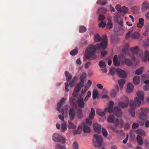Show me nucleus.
<instances>
[{"mask_svg":"<svg viewBox=\"0 0 149 149\" xmlns=\"http://www.w3.org/2000/svg\"><path fill=\"white\" fill-rule=\"evenodd\" d=\"M94 39L95 42H96L102 41L101 43H97L95 45H90L87 47L84 54L86 59L91 60L96 59L97 57L96 54L97 50L101 49L105 50L107 47L108 39L106 35H104L101 37L98 34H96L95 35Z\"/></svg>","mask_w":149,"mask_h":149,"instance_id":"nucleus-1","label":"nucleus"},{"mask_svg":"<svg viewBox=\"0 0 149 149\" xmlns=\"http://www.w3.org/2000/svg\"><path fill=\"white\" fill-rule=\"evenodd\" d=\"M136 94L138 97H135L134 101L130 102V109L129 110V112L132 117H134L135 116L134 110L136 107H139L141 103V101H143L144 100L143 92L138 91L137 92Z\"/></svg>","mask_w":149,"mask_h":149,"instance_id":"nucleus-2","label":"nucleus"},{"mask_svg":"<svg viewBox=\"0 0 149 149\" xmlns=\"http://www.w3.org/2000/svg\"><path fill=\"white\" fill-rule=\"evenodd\" d=\"M114 103L111 101L109 102L107 111L109 113H113L118 117H121L122 115V112L121 110L118 107H115L113 108Z\"/></svg>","mask_w":149,"mask_h":149,"instance_id":"nucleus-3","label":"nucleus"},{"mask_svg":"<svg viewBox=\"0 0 149 149\" xmlns=\"http://www.w3.org/2000/svg\"><path fill=\"white\" fill-rule=\"evenodd\" d=\"M65 74L66 77V79L68 82H65V90L66 92H68L69 91L68 87L70 86L71 87H73L74 85V77L72 79L70 82V81L72 79V76L67 71L65 72Z\"/></svg>","mask_w":149,"mask_h":149,"instance_id":"nucleus-4","label":"nucleus"},{"mask_svg":"<svg viewBox=\"0 0 149 149\" xmlns=\"http://www.w3.org/2000/svg\"><path fill=\"white\" fill-rule=\"evenodd\" d=\"M86 73L83 72L80 75V82L77 84L75 87V92L78 93L80 91L81 88L83 87L84 83L86 81ZM77 94L75 93V97H77Z\"/></svg>","mask_w":149,"mask_h":149,"instance_id":"nucleus-5","label":"nucleus"},{"mask_svg":"<svg viewBox=\"0 0 149 149\" xmlns=\"http://www.w3.org/2000/svg\"><path fill=\"white\" fill-rule=\"evenodd\" d=\"M69 101L72 108L69 110V115L70 120H72L74 118V89L73 90L72 96L70 97Z\"/></svg>","mask_w":149,"mask_h":149,"instance_id":"nucleus-6","label":"nucleus"},{"mask_svg":"<svg viewBox=\"0 0 149 149\" xmlns=\"http://www.w3.org/2000/svg\"><path fill=\"white\" fill-rule=\"evenodd\" d=\"M65 98L64 97L62 98L60 101L58 103L57 105V110L63 115L64 114V112L66 114L68 112V104L65 105L64 108L62 109L61 110V108L62 107L63 104L65 103Z\"/></svg>","mask_w":149,"mask_h":149,"instance_id":"nucleus-7","label":"nucleus"},{"mask_svg":"<svg viewBox=\"0 0 149 149\" xmlns=\"http://www.w3.org/2000/svg\"><path fill=\"white\" fill-rule=\"evenodd\" d=\"M94 138L93 139V142L94 146L96 147L100 148L102 145L103 139L102 136L98 134H95L94 135Z\"/></svg>","mask_w":149,"mask_h":149,"instance_id":"nucleus-8","label":"nucleus"},{"mask_svg":"<svg viewBox=\"0 0 149 149\" xmlns=\"http://www.w3.org/2000/svg\"><path fill=\"white\" fill-rule=\"evenodd\" d=\"M132 31H130L128 32L126 35L125 38L126 39H129L130 37L131 38L134 39H141V37L140 36L139 33L137 32L136 31L132 33Z\"/></svg>","mask_w":149,"mask_h":149,"instance_id":"nucleus-9","label":"nucleus"},{"mask_svg":"<svg viewBox=\"0 0 149 149\" xmlns=\"http://www.w3.org/2000/svg\"><path fill=\"white\" fill-rule=\"evenodd\" d=\"M130 50L134 54L136 55V56L141 57L143 55V51L139 49V47L137 46L131 48Z\"/></svg>","mask_w":149,"mask_h":149,"instance_id":"nucleus-10","label":"nucleus"},{"mask_svg":"<svg viewBox=\"0 0 149 149\" xmlns=\"http://www.w3.org/2000/svg\"><path fill=\"white\" fill-rule=\"evenodd\" d=\"M52 139L55 142H60L62 143H64L65 142V139L58 134H54L52 137Z\"/></svg>","mask_w":149,"mask_h":149,"instance_id":"nucleus-11","label":"nucleus"},{"mask_svg":"<svg viewBox=\"0 0 149 149\" xmlns=\"http://www.w3.org/2000/svg\"><path fill=\"white\" fill-rule=\"evenodd\" d=\"M77 104L79 108V109H81L84 107L85 106V103L82 97H77Z\"/></svg>","mask_w":149,"mask_h":149,"instance_id":"nucleus-12","label":"nucleus"},{"mask_svg":"<svg viewBox=\"0 0 149 149\" xmlns=\"http://www.w3.org/2000/svg\"><path fill=\"white\" fill-rule=\"evenodd\" d=\"M129 104V100L126 99L125 102H120L118 103V106L122 108H125L127 107Z\"/></svg>","mask_w":149,"mask_h":149,"instance_id":"nucleus-13","label":"nucleus"},{"mask_svg":"<svg viewBox=\"0 0 149 149\" xmlns=\"http://www.w3.org/2000/svg\"><path fill=\"white\" fill-rule=\"evenodd\" d=\"M107 110L108 109L107 108H106L104 109V111H103L102 110L97 109L96 110V113L97 115L100 116H103L105 115L107 112Z\"/></svg>","mask_w":149,"mask_h":149,"instance_id":"nucleus-14","label":"nucleus"},{"mask_svg":"<svg viewBox=\"0 0 149 149\" xmlns=\"http://www.w3.org/2000/svg\"><path fill=\"white\" fill-rule=\"evenodd\" d=\"M93 128L94 131L96 133H100L101 132V127L100 124L97 123L94 124L93 125Z\"/></svg>","mask_w":149,"mask_h":149,"instance_id":"nucleus-15","label":"nucleus"},{"mask_svg":"<svg viewBox=\"0 0 149 149\" xmlns=\"http://www.w3.org/2000/svg\"><path fill=\"white\" fill-rule=\"evenodd\" d=\"M82 124L83 126V131L84 133H88L91 132V130L89 126L87 125L84 123H82Z\"/></svg>","mask_w":149,"mask_h":149,"instance_id":"nucleus-16","label":"nucleus"},{"mask_svg":"<svg viewBox=\"0 0 149 149\" xmlns=\"http://www.w3.org/2000/svg\"><path fill=\"white\" fill-rule=\"evenodd\" d=\"M141 9L143 11L149 10V4L147 1H144L142 5Z\"/></svg>","mask_w":149,"mask_h":149,"instance_id":"nucleus-17","label":"nucleus"},{"mask_svg":"<svg viewBox=\"0 0 149 149\" xmlns=\"http://www.w3.org/2000/svg\"><path fill=\"white\" fill-rule=\"evenodd\" d=\"M134 86L131 83H128L126 91L127 93H130L133 90L134 88Z\"/></svg>","mask_w":149,"mask_h":149,"instance_id":"nucleus-18","label":"nucleus"},{"mask_svg":"<svg viewBox=\"0 0 149 149\" xmlns=\"http://www.w3.org/2000/svg\"><path fill=\"white\" fill-rule=\"evenodd\" d=\"M118 75L121 78H125L126 77V74L125 72L121 69H118L117 71Z\"/></svg>","mask_w":149,"mask_h":149,"instance_id":"nucleus-19","label":"nucleus"},{"mask_svg":"<svg viewBox=\"0 0 149 149\" xmlns=\"http://www.w3.org/2000/svg\"><path fill=\"white\" fill-rule=\"evenodd\" d=\"M113 62L114 65L115 66H118L120 65V63L119 61L117 55L114 56L113 59Z\"/></svg>","mask_w":149,"mask_h":149,"instance_id":"nucleus-20","label":"nucleus"},{"mask_svg":"<svg viewBox=\"0 0 149 149\" xmlns=\"http://www.w3.org/2000/svg\"><path fill=\"white\" fill-rule=\"evenodd\" d=\"M144 24V19L143 18H140L139 19V22L137 23V26L139 28L143 27Z\"/></svg>","mask_w":149,"mask_h":149,"instance_id":"nucleus-21","label":"nucleus"},{"mask_svg":"<svg viewBox=\"0 0 149 149\" xmlns=\"http://www.w3.org/2000/svg\"><path fill=\"white\" fill-rule=\"evenodd\" d=\"M118 91V87L117 86L116 89H112L111 91V97H114L116 95L117 92Z\"/></svg>","mask_w":149,"mask_h":149,"instance_id":"nucleus-22","label":"nucleus"},{"mask_svg":"<svg viewBox=\"0 0 149 149\" xmlns=\"http://www.w3.org/2000/svg\"><path fill=\"white\" fill-rule=\"evenodd\" d=\"M113 123H115V125L116 126H117L119 125H120L121 126H122L123 125V121L122 119L119 120L118 119H115Z\"/></svg>","mask_w":149,"mask_h":149,"instance_id":"nucleus-23","label":"nucleus"},{"mask_svg":"<svg viewBox=\"0 0 149 149\" xmlns=\"http://www.w3.org/2000/svg\"><path fill=\"white\" fill-rule=\"evenodd\" d=\"M115 116L113 115H110L107 118V120L110 123H113L115 120Z\"/></svg>","mask_w":149,"mask_h":149,"instance_id":"nucleus-24","label":"nucleus"},{"mask_svg":"<svg viewBox=\"0 0 149 149\" xmlns=\"http://www.w3.org/2000/svg\"><path fill=\"white\" fill-rule=\"evenodd\" d=\"M82 111L81 109H78L76 112L77 116L79 118H81L82 117Z\"/></svg>","mask_w":149,"mask_h":149,"instance_id":"nucleus-25","label":"nucleus"},{"mask_svg":"<svg viewBox=\"0 0 149 149\" xmlns=\"http://www.w3.org/2000/svg\"><path fill=\"white\" fill-rule=\"evenodd\" d=\"M95 115V110L93 108H92L91 109V111L89 116V118L90 119H92L93 118Z\"/></svg>","mask_w":149,"mask_h":149,"instance_id":"nucleus-26","label":"nucleus"},{"mask_svg":"<svg viewBox=\"0 0 149 149\" xmlns=\"http://www.w3.org/2000/svg\"><path fill=\"white\" fill-rule=\"evenodd\" d=\"M108 22L107 26H106V28L107 29H111L112 27V24L111 20V19L110 18H108Z\"/></svg>","mask_w":149,"mask_h":149,"instance_id":"nucleus-27","label":"nucleus"},{"mask_svg":"<svg viewBox=\"0 0 149 149\" xmlns=\"http://www.w3.org/2000/svg\"><path fill=\"white\" fill-rule=\"evenodd\" d=\"M144 83L146 85L144 86L143 89L145 91H148L149 90V80H145Z\"/></svg>","mask_w":149,"mask_h":149,"instance_id":"nucleus-28","label":"nucleus"},{"mask_svg":"<svg viewBox=\"0 0 149 149\" xmlns=\"http://www.w3.org/2000/svg\"><path fill=\"white\" fill-rule=\"evenodd\" d=\"M133 83L136 85L138 84L140 82V78L138 76L135 77L133 78Z\"/></svg>","mask_w":149,"mask_h":149,"instance_id":"nucleus-29","label":"nucleus"},{"mask_svg":"<svg viewBox=\"0 0 149 149\" xmlns=\"http://www.w3.org/2000/svg\"><path fill=\"white\" fill-rule=\"evenodd\" d=\"M144 56L143 58V60L144 62L147 61L148 60V57L149 56V52L147 51L145 52Z\"/></svg>","mask_w":149,"mask_h":149,"instance_id":"nucleus-30","label":"nucleus"},{"mask_svg":"<svg viewBox=\"0 0 149 149\" xmlns=\"http://www.w3.org/2000/svg\"><path fill=\"white\" fill-rule=\"evenodd\" d=\"M136 140L139 145H141L143 144V140L140 136L139 135H138L136 137Z\"/></svg>","mask_w":149,"mask_h":149,"instance_id":"nucleus-31","label":"nucleus"},{"mask_svg":"<svg viewBox=\"0 0 149 149\" xmlns=\"http://www.w3.org/2000/svg\"><path fill=\"white\" fill-rule=\"evenodd\" d=\"M136 133L139 135L142 136H145L146 135V133L145 131L141 129L138 130L136 131Z\"/></svg>","mask_w":149,"mask_h":149,"instance_id":"nucleus-32","label":"nucleus"},{"mask_svg":"<svg viewBox=\"0 0 149 149\" xmlns=\"http://www.w3.org/2000/svg\"><path fill=\"white\" fill-rule=\"evenodd\" d=\"M67 129V125L65 122H63L61 125V131L62 132H64Z\"/></svg>","mask_w":149,"mask_h":149,"instance_id":"nucleus-33","label":"nucleus"},{"mask_svg":"<svg viewBox=\"0 0 149 149\" xmlns=\"http://www.w3.org/2000/svg\"><path fill=\"white\" fill-rule=\"evenodd\" d=\"M118 82L120 88H122L125 84V80L124 79H121L119 80Z\"/></svg>","mask_w":149,"mask_h":149,"instance_id":"nucleus-34","label":"nucleus"},{"mask_svg":"<svg viewBox=\"0 0 149 149\" xmlns=\"http://www.w3.org/2000/svg\"><path fill=\"white\" fill-rule=\"evenodd\" d=\"M139 118L142 120H146L147 119V114L140 113Z\"/></svg>","mask_w":149,"mask_h":149,"instance_id":"nucleus-35","label":"nucleus"},{"mask_svg":"<svg viewBox=\"0 0 149 149\" xmlns=\"http://www.w3.org/2000/svg\"><path fill=\"white\" fill-rule=\"evenodd\" d=\"M82 128L81 126H79L77 130H75V134H81L82 131Z\"/></svg>","mask_w":149,"mask_h":149,"instance_id":"nucleus-36","label":"nucleus"},{"mask_svg":"<svg viewBox=\"0 0 149 149\" xmlns=\"http://www.w3.org/2000/svg\"><path fill=\"white\" fill-rule=\"evenodd\" d=\"M143 68L142 67L138 69H137L135 71V74L137 75H140L142 74L143 72Z\"/></svg>","mask_w":149,"mask_h":149,"instance_id":"nucleus-37","label":"nucleus"},{"mask_svg":"<svg viewBox=\"0 0 149 149\" xmlns=\"http://www.w3.org/2000/svg\"><path fill=\"white\" fill-rule=\"evenodd\" d=\"M125 63L126 65L129 66H131L132 64L131 60L128 59L125 60Z\"/></svg>","mask_w":149,"mask_h":149,"instance_id":"nucleus-38","label":"nucleus"},{"mask_svg":"<svg viewBox=\"0 0 149 149\" xmlns=\"http://www.w3.org/2000/svg\"><path fill=\"white\" fill-rule=\"evenodd\" d=\"M107 11V9L104 8H99L98 10V13H105Z\"/></svg>","mask_w":149,"mask_h":149,"instance_id":"nucleus-39","label":"nucleus"},{"mask_svg":"<svg viewBox=\"0 0 149 149\" xmlns=\"http://www.w3.org/2000/svg\"><path fill=\"white\" fill-rule=\"evenodd\" d=\"M99 66L102 68H105L106 66V65L104 61H100L99 63Z\"/></svg>","mask_w":149,"mask_h":149,"instance_id":"nucleus-40","label":"nucleus"},{"mask_svg":"<svg viewBox=\"0 0 149 149\" xmlns=\"http://www.w3.org/2000/svg\"><path fill=\"white\" fill-rule=\"evenodd\" d=\"M92 97L93 99H95L96 98L98 97L97 91V90H95L93 92Z\"/></svg>","mask_w":149,"mask_h":149,"instance_id":"nucleus-41","label":"nucleus"},{"mask_svg":"<svg viewBox=\"0 0 149 149\" xmlns=\"http://www.w3.org/2000/svg\"><path fill=\"white\" fill-rule=\"evenodd\" d=\"M68 123H69L68 127L69 129H74V123L70 122L69 121H68Z\"/></svg>","mask_w":149,"mask_h":149,"instance_id":"nucleus-42","label":"nucleus"},{"mask_svg":"<svg viewBox=\"0 0 149 149\" xmlns=\"http://www.w3.org/2000/svg\"><path fill=\"white\" fill-rule=\"evenodd\" d=\"M102 132L103 136L104 137H107L108 134L107 130L104 128H102Z\"/></svg>","mask_w":149,"mask_h":149,"instance_id":"nucleus-43","label":"nucleus"},{"mask_svg":"<svg viewBox=\"0 0 149 149\" xmlns=\"http://www.w3.org/2000/svg\"><path fill=\"white\" fill-rule=\"evenodd\" d=\"M149 33V26H147L145 29V31L143 33V35L144 36H146L148 35Z\"/></svg>","mask_w":149,"mask_h":149,"instance_id":"nucleus-44","label":"nucleus"},{"mask_svg":"<svg viewBox=\"0 0 149 149\" xmlns=\"http://www.w3.org/2000/svg\"><path fill=\"white\" fill-rule=\"evenodd\" d=\"M118 69H111L110 70V73L112 75H113L116 72H117Z\"/></svg>","mask_w":149,"mask_h":149,"instance_id":"nucleus-45","label":"nucleus"},{"mask_svg":"<svg viewBox=\"0 0 149 149\" xmlns=\"http://www.w3.org/2000/svg\"><path fill=\"white\" fill-rule=\"evenodd\" d=\"M92 119H90L87 118L86 119V123L87 125L90 126L92 124Z\"/></svg>","mask_w":149,"mask_h":149,"instance_id":"nucleus-46","label":"nucleus"},{"mask_svg":"<svg viewBox=\"0 0 149 149\" xmlns=\"http://www.w3.org/2000/svg\"><path fill=\"white\" fill-rule=\"evenodd\" d=\"M86 30V28L84 26H80V27L79 31L81 33H84Z\"/></svg>","mask_w":149,"mask_h":149,"instance_id":"nucleus-47","label":"nucleus"},{"mask_svg":"<svg viewBox=\"0 0 149 149\" xmlns=\"http://www.w3.org/2000/svg\"><path fill=\"white\" fill-rule=\"evenodd\" d=\"M141 113H143L144 114H147L148 111V109L146 108H141Z\"/></svg>","mask_w":149,"mask_h":149,"instance_id":"nucleus-48","label":"nucleus"},{"mask_svg":"<svg viewBox=\"0 0 149 149\" xmlns=\"http://www.w3.org/2000/svg\"><path fill=\"white\" fill-rule=\"evenodd\" d=\"M117 126H111L110 127L111 130L115 132H118V131L117 130L116 127Z\"/></svg>","mask_w":149,"mask_h":149,"instance_id":"nucleus-49","label":"nucleus"},{"mask_svg":"<svg viewBox=\"0 0 149 149\" xmlns=\"http://www.w3.org/2000/svg\"><path fill=\"white\" fill-rule=\"evenodd\" d=\"M116 9L118 11L120 12H121L122 11V9L121 8L120 5H117L115 7Z\"/></svg>","mask_w":149,"mask_h":149,"instance_id":"nucleus-50","label":"nucleus"},{"mask_svg":"<svg viewBox=\"0 0 149 149\" xmlns=\"http://www.w3.org/2000/svg\"><path fill=\"white\" fill-rule=\"evenodd\" d=\"M56 148V149H66L65 147L62 146L59 144L57 145Z\"/></svg>","mask_w":149,"mask_h":149,"instance_id":"nucleus-51","label":"nucleus"},{"mask_svg":"<svg viewBox=\"0 0 149 149\" xmlns=\"http://www.w3.org/2000/svg\"><path fill=\"white\" fill-rule=\"evenodd\" d=\"M128 10L127 8L125 6H123L122 7V12L125 13L127 12L128 11Z\"/></svg>","mask_w":149,"mask_h":149,"instance_id":"nucleus-52","label":"nucleus"},{"mask_svg":"<svg viewBox=\"0 0 149 149\" xmlns=\"http://www.w3.org/2000/svg\"><path fill=\"white\" fill-rule=\"evenodd\" d=\"M96 86L99 89L102 90L103 88V87L102 85L100 84H97Z\"/></svg>","mask_w":149,"mask_h":149,"instance_id":"nucleus-53","label":"nucleus"},{"mask_svg":"<svg viewBox=\"0 0 149 149\" xmlns=\"http://www.w3.org/2000/svg\"><path fill=\"white\" fill-rule=\"evenodd\" d=\"M139 126L138 123H134L132 125V128L133 129H136Z\"/></svg>","mask_w":149,"mask_h":149,"instance_id":"nucleus-54","label":"nucleus"},{"mask_svg":"<svg viewBox=\"0 0 149 149\" xmlns=\"http://www.w3.org/2000/svg\"><path fill=\"white\" fill-rule=\"evenodd\" d=\"M104 19V15H99V19L100 21H102Z\"/></svg>","mask_w":149,"mask_h":149,"instance_id":"nucleus-55","label":"nucleus"},{"mask_svg":"<svg viewBox=\"0 0 149 149\" xmlns=\"http://www.w3.org/2000/svg\"><path fill=\"white\" fill-rule=\"evenodd\" d=\"M106 26V24L105 23L103 22H102L99 25V27H104Z\"/></svg>","mask_w":149,"mask_h":149,"instance_id":"nucleus-56","label":"nucleus"},{"mask_svg":"<svg viewBox=\"0 0 149 149\" xmlns=\"http://www.w3.org/2000/svg\"><path fill=\"white\" fill-rule=\"evenodd\" d=\"M76 63L78 65H80L81 64V60L80 58H78L76 61Z\"/></svg>","mask_w":149,"mask_h":149,"instance_id":"nucleus-57","label":"nucleus"},{"mask_svg":"<svg viewBox=\"0 0 149 149\" xmlns=\"http://www.w3.org/2000/svg\"><path fill=\"white\" fill-rule=\"evenodd\" d=\"M128 135L127 134L126 138L123 140V143L125 144L127 143L128 139Z\"/></svg>","mask_w":149,"mask_h":149,"instance_id":"nucleus-58","label":"nucleus"},{"mask_svg":"<svg viewBox=\"0 0 149 149\" xmlns=\"http://www.w3.org/2000/svg\"><path fill=\"white\" fill-rule=\"evenodd\" d=\"M86 91H86L85 89L84 90L83 89L81 91V94L80 97H82L83 95H84V94H85V93L86 92Z\"/></svg>","mask_w":149,"mask_h":149,"instance_id":"nucleus-59","label":"nucleus"},{"mask_svg":"<svg viewBox=\"0 0 149 149\" xmlns=\"http://www.w3.org/2000/svg\"><path fill=\"white\" fill-rule=\"evenodd\" d=\"M128 51V48L127 47L123 48L122 49V52L123 53H126Z\"/></svg>","mask_w":149,"mask_h":149,"instance_id":"nucleus-60","label":"nucleus"},{"mask_svg":"<svg viewBox=\"0 0 149 149\" xmlns=\"http://www.w3.org/2000/svg\"><path fill=\"white\" fill-rule=\"evenodd\" d=\"M107 53V52L106 51L102 52L101 53V55L104 57V56Z\"/></svg>","mask_w":149,"mask_h":149,"instance_id":"nucleus-61","label":"nucleus"},{"mask_svg":"<svg viewBox=\"0 0 149 149\" xmlns=\"http://www.w3.org/2000/svg\"><path fill=\"white\" fill-rule=\"evenodd\" d=\"M91 63L90 62H88L86 63L85 65V68H88L90 66Z\"/></svg>","mask_w":149,"mask_h":149,"instance_id":"nucleus-62","label":"nucleus"},{"mask_svg":"<svg viewBox=\"0 0 149 149\" xmlns=\"http://www.w3.org/2000/svg\"><path fill=\"white\" fill-rule=\"evenodd\" d=\"M144 143L147 146H149V143L147 139H146L145 140Z\"/></svg>","mask_w":149,"mask_h":149,"instance_id":"nucleus-63","label":"nucleus"},{"mask_svg":"<svg viewBox=\"0 0 149 149\" xmlns=\"http://www.w3.org/2000/svg\"><path fill=\"white\" fill-rule=\"evenodd\" d=\"M124 58L123 55V54H120L118 56V58L120 61L123 60Z\"/></svg>","mask_w":149,"mask_h":149,"instance_id":"nucleus-64","label":"nucleus"}]
</instances>
